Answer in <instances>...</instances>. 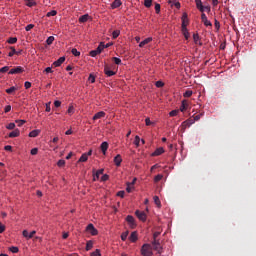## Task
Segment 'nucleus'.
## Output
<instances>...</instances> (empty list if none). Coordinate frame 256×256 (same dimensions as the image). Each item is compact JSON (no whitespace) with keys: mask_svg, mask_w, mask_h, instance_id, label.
Returning a JSON list of instances; mask_svg holds the SVG:
<instances>
[{"mask_svg":"<svg viewBox=\"0 0 256 256\" xmlns=\"http://www.w3.org/2000/svg\"><path fill=\"white\" fill-rule=\"evenodd\" d=\"M140 253L142 256H153V246L149 243L143 244Z\"/></svg>","mask_w":256,"mask_h":256,"instance_id":"obj_1","label":"nucleus"},{"mask_svg":"<svg viewBox=\"0 0 256 256\" xmlns=\"http://www.w3.org/2000/svg\"><path fill=\"white\" fill-rule=\"evenodd\" d=\"M93 155V150H89L87 153H83L78 160V163H87L89 157Z\"/></svg>","mask_w":256,"mask_h":256,"instance_id":"obj_2","label":"nucleus"},{"mask_svg":"<svg viewBox=\"0 0 256 256\" xmlns=\"http://www.w3.org/2000/svg\"><path fill=\"white\" fill-rule=\"evenodd\" d=\"M152 246H153L152 250L154 249V251H157L159 255L163 253V247H161V243L159 242V240H153Z\"/></svg>","mask_w":256,"mask_h":256,"instance_id":"obj_3","label":"nucleus"},{"mask_svg":"<svg viewBox=\"0 0 256 256\" xmlns=\"http://www.w3.org/2000/svg\"><path fill=\"white\" fill-rule=\"evenodd\" d=\"M86 231L90 233V235H92L93 237H95V235H99V231L97 230V228H95L93 224H88L86 227Z\"/></svg>","mask_w":256,"mask_h":256,"instance_id":"obj_4","label":"nucleus"},{"mask_svg":"<svg viewBox=\"0 0 256 256\" xmlns=\"http://www.w3.org/2000/svg\"><path fill=\"white\" fill-rule=\"evenodd\" d=\"M25 71L23 67L17 66L16 68H12L8 73L9 75H19Z\"/></svg>","mask_w":256,"mask_h":256,"instance_id":"obj_5","label":"nucleus"},{"mask_svg":"<svg viewBox=\"0 0 256 256\" xmlns=\"http://www.w3.org/2000/svg\"><path fill=\"white\" fill-rule=\"evenodd\" d=\"M135 215L138 217L140 221H147V214H145L143 211L136 210Z\"/></svg>","mask_w":256,"mask_h":256,"instance_id":"obj_6","label":"nucleus"},{"mask_svg":"<svg viewBox=\"0 0 256 256\" xmlns=\"http://www.w3.org/2000/svg\"><path fill=\"white\" fill-rule=\"evenodd\" d=\"M126 221L128 225H130L131 229H135V227H137V224H135V218L133 216L128 215L126 217Z\"/></svg>","mask_w":256,"mask_h":256,"instance_id":"obj_7","label":"nucleus"},{"mask_svg":"<svg viewBox=\"0 0 256 256\" xmlns=\"http://www.w3.org/2000/svg\"><path fill=\"white\" fill-rule=\"evenodd\" d=\"M182 29H185V28H187V25H189V18H188V16H187V13L186 12H184L183 13V15H182Z\"/></svg>","mask_w":256,"mask_h":256,"instance_id":"obj_8","label":"nucleus"},{"mask_svg":"<svg viewBox=\"0 0 256 256\" xmlns=\"http://www.w3.org/2000/svg\"><path fill=\"white\" fill-rule=\"evenodd\" d=\"M35 233H37V231L33 230L32 232L29 233V231L27 230H23L22 231V235L23 237H25V239L29 240V239H33V235H35Z\"/></svg>","mask_w":256,"mask_h":256,"instance_id":"obj_9","label":"nucleus"},{"mask_svg":"<svg viewBox=\"0 0 256 256\" xmlns=\"http://www.w3.org/2000/svg\"><path fill=\"white\" fill-rule=\"evenodd\" d=\"M138 239L139 235L137 234V231L132 232L129 236V241H131V243H137Z\"/></svg>","mask_w":256,"mask_h":256,"instance_id":"obj_10","label":"nucleus"},{"mask_svg":"<svg viewBox=\"0 0 256 256\" xmlns=\"http://www.w3.org/2000/svg\"><path fill=\"white\" fill-rule=\"evenodd\" d=\"M141 143H142V145H145V140L141 139L139 136H135V138H134V145L136 147H140Z\"/></svg>","mask_w":256,"mask_h":256,"instance_id":"obj_11","label":"nucleus"},{"mask_svg":"<svg viewBox=\"0 0 256 256\" xmlns=\"http://www.w3.org/2000/svg\"><path fill=\"white\" fill-rule=\"evenodd\" d=\"M100 148H101L103 155H107V149H109V143L106 141L102 142L100 145Z\"/></svg>","mask_w":256,"mask_h":256,"instance_id":"obj_12","label":"nucleus"},{"mask_svg":"<svg viewBox=\"0 0 256 256\" xmlns=\"http://www.w3.org/2000/svg\"><path fill=\"white\" fill-rule=\"evenodd\" d=\"M114 163L116 167H121V163H123V158L121 157V154H118L114 157Z\"/></svg>","mask_w":256,"mask_h":256,"instance_id":"obj_13","label":"nucleus"},{"mask_svg":"<svg viewBox=\"0 0 256 256\" xmlns=\"http://www.w3.org/2000/svg\"><path fill=\"white\" fill-rule=\"evenodd\" d=\"M165 153V149L163 147L157 148L151 155L152 157H159V155H163Z\"/></svg>","mask_w":256,"mask_h":256,"instance_id":"obj_14","label":"nucleus"},{"mask_svg":"<svg viewBox=\"0 0 256 256\" xmlns=\"http://www.w3.org/2000/svg\"><path fill=\"white\" fill-rule=\"evenodd\" d=\"M201 19H202V22L204 23V25L206 26V27H211V21H209L208 19H207V15H205V13H202L201 14Z\"/></svg>","mask_w":256,"mask_h":256,"instance_id":"obj_15","label":"nucleus"},{"mask_svg":"<svg viewBox=\"0 0 256 256\" xmlns=\"http://www.w3.org/2000/svg\"><path fill=\"white\" fill-rule=\"evenodd\" d=\"M19 135H21V131L19 129H15L9 133L8 137H10V139H15V137H19Z\"/></svg>","mask_w":256,"mask_h":256,"instance_id":"obj_16","label":"nucleus"},{"mask_svg":"<svg viewBox=\"0 0 256 256\" xmlns=\"http://www.w3.org/2000/svg\"><path fill=\"white\" fill-rule=\"evenodd\" d=\"M63 63H65V57L62 56L60 57L58 60L53 62L54 67H61V65H63Z\"/></svg>","mask_w":256,"mask_h":256,"instance_id":"obj_17","label":"nucleus"},{"mask_svg":"<svg viewBox=\"0 0 256 256\" xmlns=\"http://www.w3.org/2000/svg\"><path fill=\"white\" fill-rule=\"evenodd\" d=\"M188 107H189V103L187 102V100H182L181 106H180L181 113H184V111H187Z\"/></svg>","mask_w":256,"mask_h":256,"instance_id":"obj_18","label":"nucleus"},{"mask_svg":"<svg viewBox=\"0 0 256 256\" xmlns=\"http://www.w3.org/2000/svg\"><path fill=\"white\" fill-rule=\"evenodd\" d=\"M193 124H195V120L193 118H190L182 123V127H191V125Z\"/></svg>","mask_w":256,"mask_h":256,"instance_id":"obj_19","label":"nucleus"},{"mask_svg":"<svg viewBox=\"0 0 256 256\" xmlns=\"http://www.w3.org/2000/svg\"><path fill=\"white\" fill-rule=\"evenodd\" d=\"M153 41L152 37L145 38L143 41L139 43V47H145V45H149Z\"/></svg>","mask_w":256,"mask_h":256,"instance_id":"obj_20","label":"nucleus"},{"mask_svg":"<svg viewBox=\"0 0 256 256\" xmlns=\"http://www.w3.org/2000/svg\"><path fill=\"white\" fill-rule=\"evenodd\" d=\"M121 5H123L121 0H114L111 4V9H118V7H121Z\"/></svg>","mask_w":256,"mask_h":256,"instance_id":"obj_21","label":"nucleus"},{"mask_svg":"<svg viewBox=\"0 0 256 256\" xmlns=\"http://www.w3.org/2000/svg\"><path fill=\"white\" fill-rule=\"evenodd\" d=\"M40 134H41V131L39 129H35L29 132L28 137L35 138V137H39Z\"/></svg>","mask_w":256,"mask_h":256,"instance_id":"obj_22","label":"nucleus"},{"mask_svg":"<svg viewBox=\"0 0 256 256\" xmlns=\"http://www.w3.org/2000/svg\"><path fill=\"white\" fill-rule=\"evenodd\" d=\"M103 169H99L97 170L94 174H93V181H97L99 179V177H101V175H103Z\"/></svg>","mask_w":256,"mask_h":256,"instance_id":"obj_23","label":"nucleus"},{"mask_svg":"<svg viewBox=\"0 0 256 256\" xmlns=\"http://www.w3.org/2000/svg\"><path fill=\"white\" fill-rule=\"evenodd\" d=\"M105 112L103 111H100L98 113H96L94 116H93V121H97V119H103V117H105Z\"/></svg>","mask_w":256,"mask_h":256,"instance_id":"obj_24","label":"nucleus"},{"mask_svg":"<svg viewBox=\"0 0 256 256\" xmlns=\"http://www.w3.org/2000/svg\"><path fill=\"white\" fill-rule=\"evenodd\" d=\"M89 14H84L79 17V23H87L89 21Z\"/></svg>","mask_w":256,"mask_h":256,"instance_id":"obj_25","label":"nucleus"},{"mask_svg":"<svg viewBox=\"0 0 256 256\" xmlns=\"http://www.w3.org/2000/svg\"><path fill=\"white\" fill-rule=\"evenodd\" d=\"M104 73L107 75V77H113V75L116 74L115 71L109 70V67L107 66L104 68Z\"/></svg>","mask_w":256,"mask_h":256,"instance_id":"obj_26","label":"nucleus"},{"mask_svg":"<svg viewBox=\"0 0 256 256\" xmlns=\"http://www.w3.org/2000/svg\"><path fill=\"white\" fill-rule=\"evenodd\" d=\"M101 53V47H97V49L90 51L91 57H97Z\"/></svg>","mask_w":256,"mask_h":256,"instance_id":"obj_27","label":"nucleus"},{"mask_svg":"<svg viewBox=\"0 0 256 256\" xmlns=\"http://www.w3.org/2000/svg\"><path fill=\"white\" fill-rule=\"evenodd\" d=\"M153 200L158 209H161V200L159 199V196H154Z\"/></svg>","mask_w":256,"mask_h":256,"instance_id":"obj_28","label":"nucleus"},{"mask_svg":"<svg viewBox=\"0 0 256 256\" xmlns=\"http://www.w3.org/2000/svg\"><path fill=\"white\" fill-rule=\"evenodd\" d=\"M111 45H113V43H100L98 47H100V52L103 51V49H107V47H111Z\"/></svg>","mask_w":256,"mask_h":256,"instance_id":"obj_29","label":"nucleus"},{"mask_svg":"<svg viewBox=\"0 0 256 256\" xmlns=\"http://www.w3.org/2000/svg\"><path fill=\"white\" fill-rule=\"evenodd\" d=\"M67 113L68 115H73L75 113V106H73V104H70L68 109H67Z\"/></svg>","mask_w":256,"mask_h":256,"instance_id":"obj_30","label":"nucleus"},{"mask_svg":"<svg viewBox=\"0 0 256 256\" xmlns=\"http://www.w3.org/2000/svg\"><path fill=\"white\" fill-rule=\"evenodd\" d=\"M182 33H183L186 41L189 39V37H191V35L189 34V30L187 28H182Z\"/></svg>","mask_w":256,"mask_h":256,"instance_id":"obj_31","label":"nucleus"},{"mask_svg":"<svg viewBox=\"0 0 256 256\" xmlns=\"http://www.w3.org/2000/svg\"><path fill=\"white\" fill-rule=\"evenodd\" d=\"M93 249V241L92 240H89V241H87V243H86V248H85V250L86 251H91Z\"/></svg>","mask_w":256,"mask_h":256,"instance_id":"obj_32","label":"nucleus"},{"mask_svg":"<svg viewBox=\"0 0 256 256\" xmlns=\"http://www.w3.org/2000/svg\"><path fill=\"white\" fill-rule=\"evenodd\" d=\"M168 3L173 7H176V9H181V3L180 2H173L171 0L168 1Z\"/></svg>","mask_w":256,"mask_h":256,"instance_id":"obj_33","label":"nucleus"},{"mask_svg":"<svg viewBox=\"0 0 256 256\" xmlns=\"http://www.w3.org/2000/svg\"><path fill=\"white\" fill-rule=\"evenodd\" d=\"M15 91H17V87H15V86H12V87L6 89V93H8V95L15 93Z\"/></svg>","mask_w":256,"mask_h":256,"instance_id":"obj_34","label":"nucleus"},{"mask_svg":"<svg viewBox=\"0 0 256 256\" xmlns=\"http://www.w3.org/2000/svg\"><path fill=\"white\" fill-rule=\"evenodd\" d=\"M121 35V31L120 30H114L112 32V39H117V37H119Z\"/></svg>","mask_w":256,"mask_h":256,"instance_id":"obj_35","label":"nucleus"},{"mask_svg":"<svg viewBox=\"0 0 256 256\" xmlns=\"http://www.w3.org/2000/svg\"><path fill=\"white\" fill-rule=\"evenodd\" d=\"M7 43H9V45H15V43H17V37H10Z\"/></svg>","mask_w":256,"mask_h":256,"instance_id":"obj_36","label":"nucleus"},{"mask_svg":"<svg viewBox=\"0 0 256 256\" xmlns=\"http://www.w3.org/2000/svg\"><path fill=\"white\" fill-rule=\"evenodd\" d=\"M26 5L27 7H35L37 3L35 2V0H27Z\"/></svg>","mask_w":256,"mask_h":256,"instance_id":"obj_37","label":"nucleus"},{"mask_svg":"<svg viewBox=\"0 0 256 256\" xmlns=\"http://www.w3.org/2000/svg\"><path fill=\"white\" fill-rule=\"evenodd\" d=\"M151 5H153V0H144V7L149 9V7H151Z\"/></svg>","mask_w":256,"mask_h":256,"instance_id":"obj_38","label":"nucleus"},{"mask_svg":"<svg viewBox=\"0 0 256 256\" xmlns=\"http://www.w3.org/2000/svg\"><path fill=\"white\" fill-rule=\"evenodd\" d=\"M72 55H74V57H79L81 55V52L77 50V48H73L71 50Z\"/></svg>","mask_w":256,"mask_h":256,"instance_id":"obj_39","label":"nucleus"},{"mask_svg":"<svg viewBox=\"0 0 256 256\" xmlns=\"http://www.w3.org/2000/svg\"><path fill=\"white\" fill-rule=\"evenodd\" d=\"M126 185H127V187H126L127 193H131V191H133L135 189V186H131V184H129V182H127Z\"/></svg>","mask_w":256,"mask_h":256,"instance_id":"obj_40","label":"nucleus"},{"mask_svg":"<svg viewBox=\"0 0 256 256\" xmlns=\"http://www.w3.org/2000/svg\"><path fill=\"white\" fill-rule=\"evenodd\" d=\"M127 237H129V231H125L121 234L122 241H127Z\"/></svg>","mask_w":256,"mask_h":256,"instance_id":"obj_41","label":"nucleus"},{"mask_svg":"<svg viewBox=\"0 0 256 256\" xmlns=\"http://www.w3.org/2000/svg\"><path fill=\"white\" fill-rule=\"evenodd\" d=\"M11 51L8 53V57H13V55H16L17 50H15V47H10Z\"/></svg>","mask_w":256,"mask_h":256,"instance_id":"obj_42","label":"nucleus"},{"mask_svg":"<svg viewBox=\"0 0 256 256\" xmlns=\"http://www.w3.org/2000/svg\"><path fill=\"white\" fill-rule=\"evenodd\" d=\"M163 179V174H158L154 177V183H159Z\"/></svg>","mask_w":256,"mask_h":256,"instance_id":"obj_43","label":"nucleus"},{"mask_svg":"<svg viewBox=\"0 0 256 256\" xmlns=\"http://www.w3.org/2000/svg\"><path fill=\"white\" fill-rule=\"evenodd\" d=\"M179 115V110H172L169 112V117H177Z\"/></svg>","mask_w":256,"mask_h":256,"instance_id":"obj_44","label":"nucleus"},{"mask_svg":"<svg viewBox=\"0 0 256 256\" xmlns=\"http://www.w3.org/2000/svg\"><path fill=\"white\" fill-rule=\"evenodd\" d=\"M154 9H155L157 15H159L161 13V4L156 3Z\"/></svg>","mask_w":256,"mask_h":256,"instance_id":"obj_45","label":"nucleus"},{"mask_svg":"<svg viewBox=\"0 0 256 256\" xmlns=\"http://www.w3.org/2000/svg\"><path fill=\"white\" fill-rule=\"evenodd\" d=\"M53 41H55V37L50 36V37L47 38L46 43L48 45H53Z\"/></svg>","mask_w":256,"mask_h":256,"instance_id":"obj_46","label":"nucleus"},{"mask_svg":"<svg viewBox=\"0 0 256 256\" xmlns=\"http://www.w3.org/2000/svg\"><path fill=\"white\" fill-rule=\"evenodd\" d=\"M195 3H196L197 9L201 11V7H203V2H201V0H195Z\"/></svg>","mask_w":256,"mask_h":256,"instance_id":"obj_47","label":"nucleus"},{"mask_svg":"<svg viewBox=\"0 0 256 256\" xmlns=\"http://www.w3.org/2000/svg\"><path fill=\"white\" fill-rule=\"evenodd\" d=\"M191 95H193V91L192 90H186L183 94V97H191Z\"/></svg>","mask_w":256,"mask_h":256,"instance_id":"obj_48","label":"nucleus"},{"mask_svg":"<svg viewBox=\"0 0 256 256\" xmlns=\"http://www.w3.org/2000/svg\"><path fill=\"white\" fill-rule=\"evenodd\" d=\"M15 123H18V127H23V125H25V123H27L26 120H16Z\"/></svg>","mask_w":256,"mask_h":256,"instance_id":"obj_49","label":"nucleus"},{"mask_svg":"<svg viewBox=\"0 0 256 256\" xmlns=\"http://www.w3.org/2000/svg\"><path fill=\"white\" fill-rule=\"evenodd\" d=\"M90 256H101V250L96 249L94 252L90 254Z\"/></svg>","mask_w":256,"mask_h":256,"instance_id":"obj_50","label":"nucleus"},{"mask_svg":"<svg viewBox=\"0 0 256 256\" xmlns=\"http://www.w3.org/2000/svg\"><path fill=\"white\" fill-rule=\"evenodd\" d=\"M9 251H11V253H17L19 251V247L12 246V247L9 248Z\"/></svg>","mask_w":256,"mask_h":256,"instance_id":"obj_51","label":"nucleus"},{"mask_svg":"<svg viewBox=\"0 0 256 256\" xmlns=\"http://www.w3.org/2000/svg\"><path fill=\"white\" fill-rule=\"evenodd\" d=\"M57 15V12L55 10H51L46 14L47 17H55Z\"/></svg>","mask_w":256,"mask_h":256,"instance_id":"obj_52","label":"nucleus"},{"mask_svg":"<svg viewBox=\"0 0 256 256\" xmlns=\"http://www.w3.org/2000/svg\"><path fill=\"white\" fill-rule=\"evenodd\" d=\"M112 61H114L115 65H121V58L113 57Z\"/></svg>","mask_w":256,"mask_h":256,"instance_id":"obj_53","label":"nucleus"},{"mask_svg":"<svg viewBox=\"0 0 256 256\" xmlns=\"http://www.w3.org/2000/svg\"><path fill=\"white\" fill-rule=\"evenodd\" d=\"M201 13H205V11H211V8L209 6H202L200 8Z\"/></svg>","mask_w":256,"mask_h":256,"instance_id":"obj_54","label":"nucleus"},{"mask_svg":"<svg viewBox=\"0 0 256 256\" xmlns=\"http://www.w3.org/2000/svg\"><path fill=\"white\" fill-rule=\"evenodd\" d=\"M6 129H8L9 131H12V129H15V123H9L7 126H6Z\"/></svg>","mask_w":256,"mask_h":256,"instance_id":"obj_55","label":"nucleus"},{"mask_svg":"<svg viewBox=\"0 0 256 256\" xmlns=\"http://www.w3.org/2000/svg\"><path fill=\"white\" fill-rule=\"evenodd\" d=\"M116 195H117V197H121V199H123V197H125V191L120 190V191L117 192Z\"/></svg>","mask_w":256,"mask_h":256,"instance_id":"obj_56","label":"nucleus"},{"mask_svg":"<svg viewBox=\"0 0 256 256\" xmlns=\"http://www.w3.org/2000/svg\"><path fill=\"white\" fill-rule=\"evenodd\" d=\"M58 167H65V160L61 159L57 162Z\"/></svg>","mask_w":256,"mask_h":256,"instance_id":"obj_57","label":"nucleus"},{"mask_svg":"<svg viewBox=\"0 0 256 256\" xmlns=\"http://www.w3.org/2000/svg\"><path fill=\"white\" fill-rule=\"evenodd\" d=\"M7 71H9V66H4L0 68V73H7Z\"/></svg>","mask_w":256,"mask_h":256,"instance_id":"obj_58","label":"nucleus"},{"mask_svg":"<svg viewBox=\"0 0 256 256\" xmlns=\"http://www.w3.org/2000/svg\"><path fill=\"white\" fill-rule=\"evenodd\" d=\"M51 112V102H47L46 103V113H50Z\"/></svg>","mask_w":256,"mask_h":256,"instance_id":"obj_59","label":"nucleus"},{"mask_svg":"<svg viewBox=\"0 0 256 256\" xmlns=\"http://www.w3.org/2000/svg\"><path fill=\"white\" fill-rule=\"evenodd\" d=\"M88 81H89L90 83H95V76H93V74H90V75H89V78H88Z\"/></svg>","mask_w":256,"mask_h":256,"instance_id":"obj_60","label":"nucleus"},{"mask_svg":"<svg viewBox=\"0 0 256 256\" xmlns=\"http://www.w3.org/2000/svg\"><path fill=\"white\" fill-rule=\"evenodd\" d=\"M31 155H37V153H39V149L38 148H33L30 151Z\"/></svg>","mask_w":256,"mask_h":256,"instance_id":"obj_61","label":"nucleus"},{"mask_svg":"<svg viewBox=\"0 0 256 256\" xmlns=\"http://www.w3.org/2000/svg\"><path fill=\"white\" fill-rule=\"evenodd\" d=\"M33 27H35L34 24H28V25L25 27V31H31V29H33Z\"/></svg>","mask_w":256,"mask_h":256,"instance_id":"obj_62","label":"nucleus"},{"mask_svg":"<svg viewBox=\"0 0 256 256\" xmlns=\"http://www.w3.org/2000/svg\"><path fill=\"white\" fill-rule=\"evenodd\" d=\"M24 87H25V89H31V82L26 81V82L24 83Z\"/></svg>","mask_w":256,"mask_h":256,"instance_id":"obj_63","label":"nucleus"},{"mask_svg":"<svg viewBox=\"0 0 256 256\" xmlns=\"http://www.w3.org/2000/svg\"><path fill=\"white\" fill-rule=\"evenodd\" d=\"M164 85H165V83H163V81L156 82V87H158V88L163 87Z\"/></svg>","mask_w":256,"mask_h":256,"instance_id":"obj_64","label":"nucleus"}]
</instances>
